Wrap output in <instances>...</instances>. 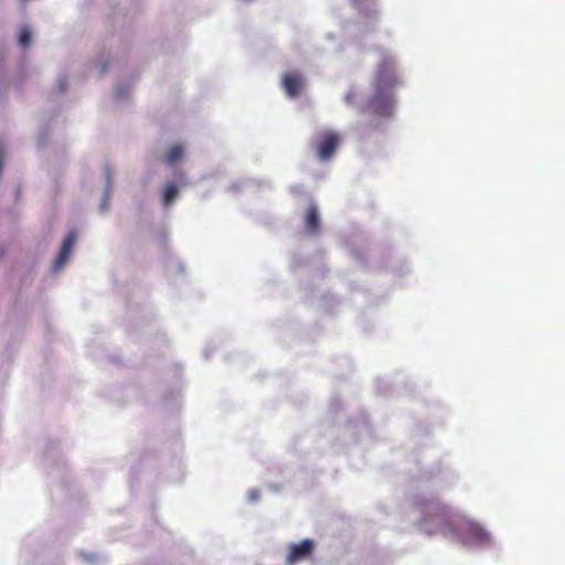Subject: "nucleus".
I'll list each match as a JSON object with an SVG mask.
<instances>
[{
  "label": "nucleus",
  "mask_w": 565,
  "mask_h": 565,
  "mask_svg": "<svg viewBox=\"0 0 565 565\" xmlns=\"http://www.w3.org/2000/svg\"><path fill=\"white\" fill-rule=\"evenodd\" d=\"M67 86L66 78H60L58 79V88L61 92H65Z\"/></svg>",
  "instance_id": "6ab92c4d"
},
{
  "label": "nucleus",
  "mask_w": 565,
  "mask_h": 565,
  "mask_svg": "<svg viewBox=\"0 0 565 565\" xmlns=\"http://www.w3.org/2000/svg\"><path fill=\"white\" fill-rule=\"evenodd\" d=\"M313 542L311 540H303L298 544H292L287 555V563L294 564L298 561L309 557L313 551Z\"/></svg>",
  "instance_id": "0eeeda50"
},
{
  "label": "nucleus",
  "mask_w": 565,
  "mask_h": 565,
  "mask_svg": "<svg viewBox=\"0 0 565 565\" xmlns=\"http://www.w3.org/2000/svg\"><path fill=\"white\" fill-rule=\"evenodd\" d=\"M79 557L82 558L83 562H85L88 565H99L100 563H103V558L94 553L82 552L79 553Z\"/></svg>",
  "instance_id": "2eb2a0df"
},
{
  "label": "nucleus",
  "mask_w": 565,
  "mask_h": 565,
  "mask_svg": "<svg viewBox=\"0 0 565 565\" xmlns=\"http://www.w3.org/2000/svg\"><path fill=\"white\" fill-rule=\"evenodd\" d=\"M282 88L289 97H297L303 88V77L297 72L286 73L282 77Z\"/></svg>",
  "instance_id": "6e6552de"
},
{
  "label": "nucleus",
  "mask_w": 565,
  "mask_h": 565,
  "mask_svg": "<svg viewBox=\"0 0 565 565\" xmlns=\"http://www.w3.org/2000/svg\"><path fill=\"white\" fill-rule=\"evenodd\" d=\"M131 90L130 82H119L114 88V97L117 102H126L129 99Z\"/></svg>",
  "instance_id": "f8f14e48"
},
{
  "label": "nucleus",
  "mask_w": 565,
  "mask_h": 565,
  "mask_svg": "<svg viewBox=\"0 0 565 565\" xmlns=\"http://www.w3.org/2000/svg\"><path fill=\"white\" fill-rule=\"evenodd\" d=\"M105 189L104 194L99 203V211L106 213L109 209L110 194L113 192V173L109 166H105L104 170Z\"/></svg>",
  "instance_id": "1a4fd4ad"
},
{
  "label": "nucleus",
  "mask_w": 565,
  "mask_h": 565,
  "mask_svg": "<svg viewBox=\"0 0 565 565\" xmlns=\"http://www.w3.org/2000/svg\"><path fill=\"white\" fill-rule=\"evenodd\" d=\"M10 87V81L8 76L3 73H0V100L3 98L6 93Z\"/></svg>",
  "instance_id": "dca6fc26"
},
{
  "label": "nucleus",
  "mask_w": 565,
  "mask_h": 565,
  "mask_svg": "<svg viewBox=\"0 0 565 565\" xmlns=\"http://www.w3.org/2000/svg\"><path fill=\"white\" fill-rule=\"evenodd\" d=\"M94 67L99 75H105L109 70V58L107 56L100 55L94 63Z\"/></svg>",
  "instance_id": "4468645a"
},
{
  "label": "nucleus",
  "mask_w": 565,
  "mask_h": 565,
  "mask_svg": "<svg viewBox=\"0 0 565 565\" xmlns=\"http://www.w3.org/2000/svg\"><path fill=\"white\" fill-rule=\"evenodd\" d=\"M418 507L420 512L426 514L422 526L427 534L444 530L448 518V510L445 505L439 502L429 501L427 503L418 502Z\"/></svg>",
  "instance_id": "f03ea898"
},
{
  "label": "nucleus",
  "mask_w": 565,
  "mask_h": 565,
  "mask_svg": "<svg viewBox=\"0 0 565 565\" xmlns=\"http://www.w3.org/2000/svg\"><path fill=\"white\" fill-rule=\"evenodd\" d=\"M340 142L341 137L338 132L333 130L321 132L315 146L316 157L320 161H329L335 153Z\"/></svg>",
  "instance_id": "20e7f679"
},
{
  "label": "nucleus",
  "mask_w": 565,
  "mask_h": 565,
  "mask_svg": "<svg viewBox=\"0 0 565 565\" xmlns=\"http://www.w3.org/2000/svg\"><path fill=\"white\" fill-rule=\"evenodd\" d=\"M183 154L184 147L181 143H174L166 152L163 161L169 166H174L182 160Z\"/></svg>",
  "instance_id": "9b49d317"
},
{
  "label": "nucleus",
  "mask_w": 565,
  "mask_h": 565,
  "mask_svg": "<svg viewBox=\"0 0 565 565\" xmlns=\"http://www.w3.org/2000/svg\"><path fill=\"white\" fill-rule=\"evenodd\" d=\"M78 234L75 230L68 232L66 237L64 238L60 252L54 260L53 269L54 271H58L63 269L66 264L70 262L74 246L77 242Z\"/></svg>",
  "instance_id": "39448f33"
},
{
  "label": "nucleus",
  "mask_w": 565,
  "mask_h": 565,
  "mask_svg": "<svg viewBox=\"0 0 565 565\" xmlns=\"http://www.w3.org/2000/svg\"><path fill=\"white\" fill-rule=\"evenodd\" d=\"M457 535L467 545L486 546L490 544V534L478 523L468 520L459 522Z\"/></svg>",
  "instance_id": "7ed1b4c3"
},
{
  "label": "nucleus",
  "mask_w": 565,
  "mask_h": 565,
  "mask_svg": "<svg viewBox=\"0 0 565 565\" xmlns=\"http://www.w3.org/2000/svg\"><path fill=\"white\" fill-rule=\"evenodd\" d=\"M397 84L394 64L384 60L377 67L374 79V95L363 106L362 113L374 117L387 118L393 114L394 99L392 89Z\"/></svg>",
  "instance_id": "f257e3e1"
},
{
  "label": "nucleus",
  "mask_w": 565,
  "mask_h": 565,
  "mask_svg": "<svg viewBox=\"0 0 565 565\" xmlns=\"http://www.w3.org/2000/svg\"><path fill=\"white\" fill-rule=\"evenodd\" d=\"M354 98H355V92L354 90L348 92L345 94V97H344L347 104H352Z\"/></svg>",
  "instance_id": "a211bd4d"
},
{
  "label": "nucleus",
  "mask_w": 565,
  "mask_h": 565,
  "mask_svg": "<svg viewBox=\"0 0 565 565\" xmlns=\"http://www.w3.org/2000/svg\"><path fill=\"white\" fill-rule=\"evenodd\" d=\"M19 45L26 49L32 42V31L28 25L21 26L18 36Z\"/></svg>",
  "instance_id": "ddd939ff"
},
{
  "label": "nucleus",
  "mask_w": 565,
  "mask_h": 565,
  "mask_svg": "<svg viewBox=\"0 0 565 565\" xmlns=\"http://www.w3.org/2000/svg\"><path fill=\"white\" fill-rule=\"evenodd\" d=\"M47 137H49V130L46 128L41 129L38 135V146L44 147L46 145Z\"/></svg>",
  "instance_id": "f3484780"
},
{
  "label": "nucleus",
  "mask_w": 565,
  "mask_h": 565,
  "mask_svg": "<svg viewBox=\"0 0 565 565\" xmlns=\"http://www.w3.org/2000/svg\"><path fill=\"white\" fill-rule=\"evenodd\" d=\"M185 185L186 180L183 173H179L175 181L167 182L162 190V205L169 207L178 198L180 189Z\"/></svg>",
  "instance_id": "423d86ee"
},
{
  "label": "nucleus",
  "mask_w": 565,
  "mask_h": 565,
  "mask_svg": "<svg viewBox=\"0 0 565 565\" xmlns=\"http://www.w3.org/2000/svg\"><path fill=\"white\" fill-rule=\"evenodd\" d=\"M305 226L307 232L310 234H318L320 230V218L318 214V209L316 205H310L306 213Z\"/></svg>",
  "instance_id": "9d476101"
}]
</instances>
